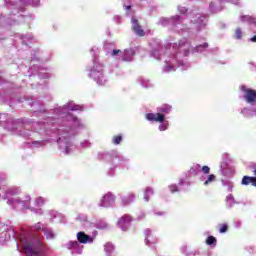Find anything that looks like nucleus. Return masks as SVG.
<instances>
[{
    "label": "nucleus",
    "instance_id": "0eeeda50",
    "mask_svg": "<svg viewBox=\"0 0 256 256\" xmlns=\"http://www.w3.org/2000/svg\"><path fill=\"white\" fill-rule=\"evenodd\" d=\"M77 239H78L79 243H82L84 245L87 243H93V238L91 236L85 234V232H78Z\"/></svg>",
    "mask_w": 256,
    "mask_h": 256
},
{
    "label": "nucleus",
    "instance_id": "ddd939ff",
    "mask_svg": "<svg viewBox=\"0 0 256 256\" xmlns=\"http://www.w3.org/2000/svg\"><path fill=\"white\" fill-rule=\"evenodd\" d=\"M121 141H123V136H121V135H116L112 138V143L114 145H119L121 143Z\"/></svg>",
    "mask_w": 256,
    "mask_h": 256
},
{
    "label": "nucleus",
    "instance_id": "a878e982",
    "mask_svg": "<svg viewBox=\"0 0 256 256\" xmlns=\"http://www.w3.org/2000/svg\"><path fill=\"white\" fill-rule=\"evenodd\" d=\"M36 229H41V226L36 227Z\"/></svg>",
    "mask_w": 256,
    "mask_h": 256
},
{
    "label": "nucleus",
    "instance_id": "b1692460",
    "mask_svg": "<svg viewBox=\"0 0 256 256\" xmlns=\"http://www.w3.org/2000/svg\"><path fill=\"white\" fill-rule=\"evenodd\" d=\"M250 41H252V43H256V35L250 38Z\"/></svg>",
    "mask_w": 256,
    "mask_h": 256
},
{
    "label": "nucleus",
    "instance_id": "f03ea898",
    "mask_svg": "<svg viewBox=\"0 0 256 256\" xmlns=\"http://www.w3.org/2000/svg\"><path fill=\"white\" fill-rule=\"evenodd\" d=\"M131 223H133V217H131V215L124 214L118 219L117 225L122 231H129Z\"/></svg>",
    "mask_w": 256,
    "mask_h": 256
},
{
    "label": "nucleus",
    "instance_id": "a211bd4d",
    "mask_svg": "<svg viewBox=\"0 0 256 256\" xmlns=\"http://www.w3.org/2000/svg\"><path fill=\"white\" fill-rule=\"evenodd\" d=\"M241 21H247L248 23H256V20H253L251 16H242Z\"/></svg>",
    "mask_w": 256,
    "mask_h": 256
},
{
    "label": "nucleus",
    "instance_id": "5701e85b",
    "mask_svg": "<svg viewBox=\"0 0 256 256\" xmlns=\"http://www.w3.org/2000/svg\"><path fill=\"white\" fill-rule=\"evenodd\" d=\"M120 52H121V50H113L112 57H115V55H119Z\"/></svg>",
    "mask_w": 256,
    "mask_h": 256
},
{
    "label": "nucleus",
    "instance_id": "9d476101",
    "mask_svg": "<svg viewBox=\"0 0 256 256\" xmlns=\"http://www.w3.org/2000/svg\"><path fill=\"white\" fill-rule=\"evenodd\" d=\"M153 193V188L147 187L144 193V201H149V199H151V196H153Z\"/></svg>",
    "mask_w": 256,
    "mask_h": 256
},
{
    "label": "nucleus",
    "instance_id": "1a4fd4ad",
    "mask_svg": "<svg viewBox=\"0 0 256 256\" xmlns=\"http://www.w3.org/2000/svg\"><path fill=\"white\" fill-rule=\"evenodd\" d=\"M133 201H135V194L133 193H129L122 198L123 205H129V203H133Z\"/></svg>",
    "mask_w": 256,
    "mask_h": 256
},
{
    "label": "nucleus",
    "instance_id": "7ed1b4c3",
    "mask_svg": "<svg viewBox=\"0 0 256 256\" xmlns=\"http://www.w3.org/2000/svg\"><path fill=\"white\" fill-rule=\"evenodd\" d=\"M242 91L245 93L244 99L247 103H255L256 101V90L242 86Z\"/></svg>",
    "mask_w": 256,
    "mask_h": 256
},
{
    "label": "nucleus",
    "instance_id": "2eb2a0df",
    "mask_svg": "<svg viewBox=\"0 0 256 256\" xmlns=\"http://www.w3.org/2000/svg\"><path fill=\"white\" fill-rule=\"evenodd\" d=\"M229 231V225L227 223L219 225V233H227Z\"/></svg>",
    "mask_w": 256,
    "mask_h": 256
},
{
    "label": "nucleus",
    "instance_id": "6ab92c4d",
    "mask_svg": "<svg viewBox=\"0 0 256 256\" xmlns=\"http://www.w3.org/2000/svg\"><path fill=\"white\" fill-rule=\"evenodd\" d=\"M243 37V31H241V28H237L235 30V39H241Z\"/></svg>",
    "mask_w": 256,
    "mask_h": 256
},
{
    "label": "nucleus",
    "instance_id": "f8f14e48",
    "mask_svg": "<svg viewBox=\"0 0 256 256\" xmlns=\"http://www.w3.org/2000/svg\"><path fill=\"white\" fill-rule=\"evenodd\" d=\"M158 111L160 113H171V106L169 105H163L161 107L158 108Z\"/></svg>",
    "mask_w": 256,
    "mask_h": 256
},
{
    "label": "nucleus",
    "instance_id": "39448f33",
    "mask_svg": "<svg viewBox=\"0 0 256 256\" xmlns=\"http://www.w3.org/2000/svg\"><path fill=\"white\" fill-rule=\"evenodd\" d=\"M115 203V196L111 193L104 195L100 202V207H111Z\"/></svg>",
    "mask_w": 256,
    "mask_h": 256
},
{
    "label": "nucleus",
    "instance_id": "20e7f679",
    "mask_svg": "<svg viewBox=\"0 0 256 256\" xmlns=\"http://www.w3.org/2000/svg\"><path fill=\"white\" fill-rule=\"evenodd\" d=\"M131 23H132V30L134 31V33H136L138 37H145V30L141 28V24H139V20L135 18V16L132 17Z\"/></svg>",
    "mask_w": 256,
    "mask_h": 256
},
{
    "label": "nucleus",
    "instance_id": "4468645a",
    "mask_svg": "<svg viewBox=\"0 0 256 256\" xmlns=\"http://www.w3.org/2000/svg\"><path fill=\"white\" fill-rule=\"evenodd\" d=\"M104 250L106 251V253H113L115 247L111 243H106L104 246Z\"/></svg>",
    "mask_w": 256,
    "mask_h": 256
},
{
    "label": "nucleus",
    "instance_id": "f257e3e1",
    "mask_svg": "<svg viewBox=\"0 0 256 256\" xmlns=\"http://www.w3.org/2000/svg\"><path fill=\"white\" fill-rule=\"evenodd\" d=\"M22 247L27 256H45L43 241L37 236L21 239Z\"/></svg>",
    "mask_w": 256,
    "mask_h": 256
},
{
    "label": "nucleus",
    "instance_id": "6e6552de",
    "mask_svg": "<svg viewBox=\"0 0 256 256\" xmlns=\"http://www.w3.org/2000/svg\"><path fill=\"white\" fill-rule=\"evenodd\" d=\"M253 185V187H256V177L251 176H244L242 178V185Z\"/></svg>",
    "mask_w": 256,
    "mask_h": 256
},
{
    "label": "nucleus",
    "instance_id": "393cba45",
    "mask_svg": "<svg viewBox=\"0 0 256 256\" xmlns=\"http://www.w3.org/2000/svg\"><path fill=\"white\" fill-rule=\"evenodd\" d=\"M131 9V5L126 6V10L129 11Z\"/></svg>",
    "mask_w": 256,
    "mask_h": 256
},
{
    "label": "nucleus",
    "instance_id": "f3484780",
    "mask_svg": "<svg viewBox=\"0 0 256 256\" xmlns=\"http://www.w3.org/2000/svg\"><path fill=\"white\" fill-rule=\"evenodd\" d=\"M213 181H215V174H210L204 182V185H209V183H213Z\"/></svg>",
    "mask_w": 256,
    "mask_h": 256
},
{
    "label": "nucleus",
    "instance_id": "dca6fc26",
    "mask_svg": "<svg viewBox=\"0 0 256 256\" xmlns=\"http://www.w3.org/2000/svg\"><path fill=\"white\" fill-rule=\"evenodd\" d=\"M44 235L46 237V239H54L55 238V234H53L51 232V230H47V229H44Z\"/></svg>",
    "mask_w": 256,
    "mask_h": 256
},
{
    "label": "nucleus",
    "instance_id": "4be33fe9",
    "mask_svg": "<svg viewBox=\"0 0 256 256\" xmlns=\"http://www.w3.org/2000/svg\"><path fill=\"white\" fill-rule=\"evenodd\" d=\"M200 47H203V49H207V47H209V44L207 42L201 44L200 46H197V49H199Z\"/></svg>",
    "mask_w": 256,
    "mask_h": 256
},
{
    "label": "nucleus",
    "instance_id": "423d86ee",
    "mask_svg": "<svg viewBox=\"0 0 256 256\" xmlns=\"http://www.w3.org/2000/svg\"><path fill=\"white\" fill-rule=\"evenodd\" d=\"M147 121H155L156 123H163L165 121V115L162 113H148L146 114Z\"/></svg>",
    "mask_w": 256,
    "mask_h": 256
},
{
    "label": "nucleus",
    "instance_id": "412c9836",
    "mask_svg": "<svg viewBox=\"0 0 256 256\" xmlns=\"http://www.w3.org/2000/svg\"><path fill=\"white\" fill-rule=\"evenodd\" d=\"M169 189L171 193H177V191H179V189L177 188V185H170Z\"/></svg>",
    "mask_w": 256,
    "mask_h": 256
},
{
    "label": "nucleus",
    "instance_id": "aec40b11",
    "mask_svg": "<svg viewBox=\"0 0 256 256\" xmlns=\"http://www.w3.org/2000/svg\"><path fill=\"white\" fill-rule=\"evenodd\" d=\"M202 171L204 175H209L211 168H209V166H202Z\"/></svg>",
    "mask_w": 256,
    "mask_h": 256
},
{
    "label": "nucleus",
    "instance_id": "9b49d317",
    "mask_svg": "<svg viewBox=\"0 0 256 256\" xmlns=\"http://www.w3.org/2000/svg\"><path fill=\"white\" fill-rule=\"evenodd\" d=\"M206 245H213V247H215L217 245V238L214 236H208L206 239Z\"/></svg>",
    "mask_w": 256,
    "mask_h": 256
}]
</instances>
